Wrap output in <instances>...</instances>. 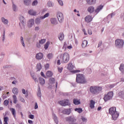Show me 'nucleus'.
Returning <instances> with one entry per match:
<instances>
[{"label": "nucleus", "instance_id": "nucleus-1", "mask_svg": "<svg viewBox=\"0 0 124 124\" xmlns=\"http://www.w3.org/2000/svg\"><path fill=\"white\" fill-rule=\"evenodd\" d=\"M108 113L112 116V120L116 121L119 118V112L117 111V108L112 107L108 110Z\"/></svg>", "mask_w": 124, "mask_h": 124}, {"label": "nucleus", "instance_id": "nucleus-2", "mask_svg": "<svg viewBox=\"0 0 124 124\" xmlns=\"http://www.w3.org/2000/svg\"><path fill=\"white\" fill-rule=\"evenodd\" d=\"M90 91L92 94H98L102 91V88L99 86H91Z\"/></svg>", "mask_w": 124, "mask_h": 124}, {"label": "nucleus", "instance_id": "nucleus-3", "mask_svg": "<svg viewBox=\"0 0 124 124\" xmlns=\"http://www.w3.org/2000/svg\"><path fill=\"white\" fill-rule=\"evenodd\" d=\"M76 82L79 84H85V83H87L86 78L83 74L77 75Z\"/></svg>", "mask_w": 124, "mask_h": 124}, {"label": "nucleus", "instance_id": "nucleus-4", "mask_svg": "<svg viewBox=\"0 0 124 124\" xmlns=\"http://www.w3.org/2000/svg\"><path fill=\"white\" fill-rule=\"evenodd\" d=\"M69 54L68 53H64L61 55V62L62 63H66L69 62Z\"/></svg>", "mask_w": 124, "mask_h": 124}, {"label": "nucleus", "instance_id": "nucleus-5", "mask_svg": "<svg viewBox=\"0 0 124 124\" xmlns=\"http://www.w3.org/2000/svg\"><path fill=\"white\" fill-rule=\"evenodd\" d=\"M113 95H114L113 92H109L107 94H105L103 99L105 102H106V101L111 99L112 97H113Z\"/></svg>", "mask_w": 124, "mask_h": 124}, {"label": "nucleus", "instance_id": "nucleus-6", "mask_svg": "<svg viewBox=\"0 0 124 124\" xmlns=\"http://www.w3.org/2000/svg\"><path fill=\"white\" fill-rule=\"evenodd\" d=\"M115 46L119 48L123 47V46H124V40L121 39L116 40Z\"/></svg>", "mask_w": 124, "mask_h": 124}, {"label": "nucleus", "instance_id": "nucleus-7", "mask_svg": "<svg viewBox=\"0 0 124 124\" xmlns=\"http://www.w3.org/2000/svg\"><path fill=\"white\" fill-rule=\"evenodd\" d=\"M57 18L58 20L59 21V22H60V23H62V21H63V15L62 14V13H61V12H58L57 13Z\"/></svg>", "mask_w": 124, "mask_h": 124}, {"label": "nucleus", "instance_id": "nucleus-8", "mask_svg": "<svg viewBox=\"0 0 124 124\" xmlns=\"http://www.w3.org/2000/svg\"><path fill=\"white\" fill-rule=\"evenodd\" d=\"M66 122H68V123H74L76 122V119L74 118V117L69 116L68 117H66L65 118Z\"/></svg>", "mask_w": 124, "mask_h": 124}, {"label": "nucleus", "instance_id": "nucleus-9", "mask_svg": "<svg viewBox=\"0 0 124 124\" xmlns=\"http://www.w3.org/2000/svg\"><path fill=\"white\" fill-rule=\"evenodd\" d=\"M59 104L62 106H66V105H69V101H68V100L60 101Z\"/></svg>", "mask_w": 124, "mask_h": 124}, {"label": "nucleus", "instance_id": "nucleus-10", "mask_svg": "<svg viewBox=\"0 0 124 124\" xmlns=\"http://www.w3.org/2000/svg\"><path fill=\"white\" fill-rule=\"evenodd\" d=\"M85 21L86 23H90L93 21V17L92 16L88 15L85 17Z\"/></svg>", "mask_w": 124, "mask_h": 124}, {"label": "nucleus", "instance_id": "nucleus-11", "mask_svg": "<svg viewBox=\"0 0 124 124\" xmlns=\"http://www.w3.org/2000/svg\"><path fill=\"white\" fill-rule=\"evenodd\" d=\"M33 24H34V19H30L28 23V27L31 28V27H32V26L33 25Z\"/></svg>", "mask_w": 124, "mask_h": 124}, {"label": "nucleus", "instance_id": "nucleus-12", "mask_svg": "<svg viewBox=\"0 0 124 124\" xmlns=\"http://www.w3.org/2000/svg\"><path fill=\"white\" fill-rule=\"evenodd\" d=\"M10 111H11L14 118L16 119V110L14 108H10Z\"/></svg>", "mask_w": 124, "mask_h": 124}, {"label": "nucleus", "instance_id": "nucleus-13", "mask_svg": "<svg viewBox=\"0 0 124 124\" xmlns=\"http://www.w3.org/2000/svg\"><path fill=\"white\" fill-rule=\"evenodd\" d=\"M102 8H103V6H102V5H100V6H98L97 7V8L94 11L95 13L97 14L98 13H99V11H100V10H101L102 9Z\"/></svg>", "mask_w": 124, "mask_h": 124}, {"label": "nucleus", "instance_id": "nucleus-14", "mask_svg": "<svg viewBox=\"0 0 124 124\" xmlns=\"http://www.w3.org/2000/svg\"><path fill=\"white\" fill-rule=\"evenodd\" d=\"M43 58V54L39 53L36 55V59L37 60H41Z\"/></svg>", "mask_w": 124, "mask_h": 124}, {"label": "nucleus", "instance_id": "nucleus-15", "mask_svg": "<svg viewBox=\"0 0 124 124\" xmlns=\"http://www.w3.org/2000/svg\"><path fill=\"white\" fill-rule=\"evenodd\" d=\"M87 10L89 13H93V12H94L95 11L94 7H93V6H91L88 7Z\"/></svg>", "mask_w": 124, "mask_h": 124}, {"label": "nucleus", "instance_id": "nucleus-16", "mask_svg": "<svg viewBox=\"0 0 124 124\" xmlns=\"http://www.w3.org/2000/svg\"><path fill=\"white\" fill-rule=\"evenodd\" d=\"M73 68H74V65L72 63H69L67 66V69L68 70H73Z\"/></svg>", "mask_w": 124, "mask_h": 124}, {"label": "nucleus", "instance_id": "nucleus-17", "mask_svg": "<svg viewBox=\"0 0 124 124\" xmlns=\"http://www.w3.org/2000/svg\"><path fill=\"white\" fill-rule=\"evenodd\" d=\"M94 104H95V102H94L93 100H91L90 101V108H91V109H93V108H94Z\"/></svg>", "mask_w": 124, "mask_h": 124}, {"label": "nucleus", "instance_id": "nucleus-18", "mask_svg": "<svg viewBox=\"0 0 124 124\" xmlns=\"http://www.w3.org/2000/svg\"><path fill=\"white\" fill-rule=\"evenodd\" d=\"M87 45H88V41H87V40L83 41L82 45H81L82 48H86V47H87Z\"/></svg>", "mask_w": 124, "mask_h": 124}, {"label": "nucleus", "instance_id": "nucleus-19", "mask_svg": "<svg viewBox=\"0 0 124 124\" xmlns=\"http://www.w3.org/2000/svg\"><path fill=\"white\" fill-rule=\"evenodd\" d=\"M87 3L88 4H90V5H92V4H93L95 3V1H96V0H86Z\"/></svg>", "mask_w": 124, "mask_h": 124}, {"label": "nucleus", "instance_id": "nucleus-20", "mask_svg": "<svg viewBox=\"0 0 124 124\" xmlns=\"http://www.w3.org/2000/svg\"><path fill=\"white\" fill-rule=\"evenodd\" d=\"M39 81L40 85H44L45 84V79L42 78H39Z\"/></svg>", "mask_w": 124, "mask_h": 124}, {"label": "nucleus", "instance_id": "nucleus-21", "mask_svg": "<svg viewBox=\"0 0 124 124\" xmlns=\"http://www.w3.org/2000/svg\"><path fill=\"white\" fill-rule=\"evenodd\" d=\"M46 75L47 77H52L53 76V72L51 71H48L46 72Z\"/></svg>", "mask_w": 124, "mask_h": 124}, {"label": "nucleus", "instance_id": "nucleus-22", "mask_svg": "<svg viewBox=\"0 0 124 124\" xmlns=\"http://www.w3.org/2000/svg\"><path fill=\"white\" fill-rule=\"evenodd\" d=\"M50 21L51 24H53V25H57V24H58V21L56 18L50 19Z\"/></svg>", "mask_w": 124, "mask_h": 124}, {"label": "nucleus", "instance_id": "nucleus-23", "mask_svg": "<svg viewBox=\"0 0 124 124\" xmlns=\"http://www.w3.org/2000/svg\"><path fill=\"white\" fill-rule=\"evenodd\" d=\"M59 40L61 41H62L64 38V35H63V33H61L59 36Z\"/></svg>", "mask_w": 124, "mask_h": 124}, {"label": "nucleus", "instance_id": "nucleus-24", "mask_svg": "<svg viewBox=\"0 0 124 124\" xmlns=\"http://www.w3.org/2000/svg\"><path fill=\"white\" fill-rule=\"evenodd\" d=\"M29 14H30V15L34 16L36 15V12H34V11L32 10H30L29 11Z\"/></svg>", "mask_w": 124, "mask_h": 124}, {"label": "nucleus", "instance_id": "nucleus-25", "mask_svg": "<svg viewBox=\"0 0 124 124\" xmlns=\"http://www.w3.org/2000/svg\"><path fill=\"white\" fill-rule=\"evenodd\" d=\"M1 20L4 25H7V24H8V20L7 19H5L4 17L1 18Z\"/></svg>", "mask_w": 124, "mask_h": 124}, {"label": "nucleus", "instance_id": "nucleus-26", "mask_svg": "<svg viewBox=\"0 0 124 124\" xmlns=\"http://www.w3.org/2000/svg\"><path fill=\"white\" fill-rule=\"evenodd\" d=\"M13 103H15V104H16L17 103V97L15 95H13Z\"/></svg>", "mask_w": 124, "mask_h": 124}, {"label": "nucleus", "instance_id": "nucleus-27", "mask_svg": "<svg viewBox=\"0 0 124 124\" xmlns=\"http://www.w3.org/2000/svg\"><path fill=\"white\" fill-rule=\"evenodd\" d=\"M53 120L55 122L56 124H59V122L58 121V118L57 117V116L55 114H53Z\"/></svg>", "mask_w": 124, "mask_h": 124}, {"label": "nucleus", "instance_id": "nucleus-28", "mask_svg": "<svg viewBox=\"0 0 124 124\" xmlns=\"http://www.w3.org/2000/svg\"><path fill=\"white\" fill-rule=\"evenodd\" d=\"M12 92L14 94H18V88H14Z\"/></svg>", "mask_w": 124, "mask_h": 124}, {"label": "nucleus", "instance_id": "nucleus-29", "mask_svg": "<svg viewBox=\"0 0 124 124\" xmlns=\"http://www.w3.org/2000/svg\"><path fill=\"white\" fill-rule=\"evenodd\" d=\"M73 103H74V104H75V105H78L80 104V101L76 99H74L73 100Z\"/></svg>", "mask_w": 124, "mask_h": 124}, {"label": "nucleus", "instance_id": "nucleus-30", "mask_svg": "<svg viewBox=\"0 0 124 124\" xmlns=\"http://www.w3.org/2000/svg\"><path fill=\"white\" fill-rule=\"evenodd\" d=\"M37 69H38V71H39L42 68V67L41 66V64L40 63H37L36 65Z\"/></svg>", "mask_w": 124, "mask_h": 124}, {"label": "nucleus", "instance_id": "nucleus-31", "mask_svg": "<svg viewBox=\"0 0 124 124\" xmlns=\"http://www.w3.org/2000/svg\"><path fill=\"white\" fill-rule=\"evenodd\" d=\"M9 120V118H8V117H4V124H8V123H7V122H8V120Z\"/></svg>", "mask_w": 124, "mask_h": 124}, {"label": "nucleus", "instance_id": "nucleus-32", "mask_svg": "<svg viewBox=\"0 0 124 124\" xmlns=\"http://www.w3.org/2000/svg\"><path fill=\"white\" fill-rule=\"evenodd\" d=\"M49 45H50V42H47L45 44L44 48L46 50H47V48L49 47Z\"/></svg>", "mask_w": 124, "mask_h": 124}, {"label": "nucleus", "instance_id": "nucleus-33", "mask_svg": "<svg viewBox=\"0 0 124 124\" xmlns=\"http://www.w3.org/2000/svg\"><path fill=\"white\" fill-rule=\"evenodd\" d=\"M64 112H65L66 115H69V114H70L71 111H70V109L68 108V109H65L64 110Z\"/></svg>", "mask_w": 124, "mask_h": 124}, {"label": "nucleus", "instance_id": "nucleus-34", "mask_svg": "<svg viewBox=\"0 0 124 124\" xmlns=\"http://www.w3.org/2000/svg\"><path fill=\"white\" fill-rule=\"evenodd\" d=\"M75 111H77L78 113H82L83 109L81 108H76L75 109Z\"/></svg>", "mask_w": 124, "mask_h": 124}, {"label": "nucleus", "instance_id": "nucleus-35", "mask_svg": "<svg viewBox=\"0 0 124 124\" xmlns=\"http://www.w3.org/2000/svg\"><path fill=\"white\" fill-rule=\"evenodd\" d=\"M24 3L26 5H29L31 3V0H24Z\"/></svg>", "mask_w": 124, "mask_h": 124}, {"label": "nucleus", "instance_id": "nucleus-36", "mask_svg": "<svg viewBox=\"0 0 124 124\" xmlns=\"http://www.w3.org/2000/svg\"><path fill=\"white\" fill-rule=\"evenodd\" d=\"M49 16V13L46 14L44 16L40 17V19H45V18H47V17Z\"/></svg>", "mask_w": 124, "mask_h": 124}, {"label": "nucleus", "instance_id": "nucleus-37", "mask_svg": "<svg viewBox=\"0 0 124 124\" xmlns=\"http://www.w3.org/2000/svg\"><path fill=\"white\" fill-rule=\"evenodd\" d=\"M119 69L120 71H122V72H124V65H121Z\"/></svg>", "mask_w": 124, "mask_h": 124}, {"label": "nucleus", "instance_id": "nucleus-38", "mask_svg": "<svg viewBox=\"0 0 124 124\" xmlns=\"http://www.w3.org/2000/svg\"><path fill=\"white\" fill-rule=\"evenodd\" d=\"M46 42V39H41L40 41H39V44H44Z\"/></svg>", "mask_w": 124, "mask_h": 124}, {"label": "nucleus", "instance_id": "nucleus-39", "mask_svg": "<svg viewBox=\"0 0 124 124\" xmlns=\"http://www.w3.org/2000/svg\"><path fill=\"white\" fill-rule=\"evenodd\" d=\"M67 44H66V42H64L63 46V49H64L65 50H66L67 49Z\"/></svg>", "mask_w": 124, "mask_h": 124}, {"label": "nucleus", "instance_id": "nucleus-40", "mask_svg": "<svg viewBox=\"0 0 124 124\" xmlns=\"http://www.w3.org/2000/svg\"><path fill=\"white\" fill-rule=\"evenodd\" d=\"M55 81V78H50L49 79V83H54Z\"/></svg>", "mask_w": 124, "mask_h": 124}, {"label": "nucleus", "instance_id": "nucleus-41", "mask_svg": "<svg viewBox=\"0 0 124 124\" xmlns=\"http://www.w3.org/2000/svg\"><path fill=\"white\" fill-rule=\"evenodd\" d=\"M35 24H36L37 25H38L40 23V18H36L35 19Z\"/></svg>", "mask_w": 124, "mask_h": 124}, {"label": "nucleus", "instance_id": "nucleus-42", "mask_svg": "<svg viewBox=\"0 0 124 124\" xmlns=\"http://www.w3.org/2000/svg\"><path fill=\"white\" fill-rule=\"evenodd\" d=\"M38 92L37 93V96L39 97H41V92H40V88L39 87V89H38Z\"/></svg>", "mask_w": 124, "mask_h": 124}, {"label": "nucleus", "instance_id": "nucleus-43", "mask_svg": "<svg viewBox=\"0 0 124 124\" xmlns=\"http://www.w3.org/2000/svg\"><path fill=\"white\" fill-rule=\"evenodd\" d=\"M47 58H48V59H52V58H53V54L49 53L47 55Z\"/></svg>", "mask_w": 124, "mask_h": 124}, {"label": "nucleus", "instance_id": "nucleus-44", "mask_svg": "<svg viewBox=\"0 0 124 124\" xmlns=\"http://www.w3.org/2000/svg\"><path fill=\"white\" fill-rule=\"evenodd\" d=\"M8 103H9V101L7 100H5L4 101L3 104L4 105H5V106H7V105H8Z\"/></svg>", "mask_w": 124, "mask_h": 124}, {"label": "nucleus", "instance_id": "nucleus-45", "mask_svg": "<svg viewBox=\"0 0 124 124\" xmlns=\"http://www.w3.org/2000/svg\"><path fill=\"white\" fill-rule=\"evenodd\" d=\"M21 42L23 46V47H25V43L24 42V38L23 37H21Z\"/></svg>", "mask_w": 124, "mask_h": 124}, {"label": "nucleus", "instance_id": "nucleus-46", "mask_svg": "<svg viewBox=\"0 0 124 124\" xmlns=\"http://www.w3.org/2000/svg\"><path fill=\"white\" fill-rule=\"evenodd\" d=\"M49 66H50V65L48 63H47L46 65H45V68L46 70H47V69H48Z\"/></svg>", "mask_w": 124, "mask_h": 124}, {"label": "nucleus", "instance_id": "nucleus-47", "mask_svg": "<svg viewBox=\"0 0 124 124\" xmlns=\"http://www.w3.org/2000/svg\"><path fill=\"white\" fill-rule=\"evenodd\" d=\"M13 9L14 11H16L17 10V7H16V5L15 4H13Z\"/></svg>", "mask_w": 124, "mask_h": 124}, {"label": "nucleus", "instance_id": "nucleus-48", "mask_svg": "<svg viewBox=\"0 0 124 124\" xmlns=\"http://www.w3.org/2000/svg\"><path fill=\"white\" fill-rule=\"evenodd\" d=\"M29 119H31L32 120H33L34 119V116L32 114L29 115Z\"/></svg>", "mask_w": 124, "mask_h": 124}, {"label": "nucleus", "instance_id": "nucleus-49", "mask_svg": "<svg viewBox=\"0 0 124 124\" xmlns=\"http://www.w3.org/2000/svg\"><path fill=\"white\" fill-rule=\"evenodd\" d=\"M57 0L60 5L61 6L63 5V2L62 1V0Z\"/></svg>", "mask_w": 124, "mask_h": 124}, {"label": "nucleus", "instance_id": "nucleus-50", "mask_svg": "<svg viewBox=\"0 0 124 124\" xmlns=\"http://www.w3.org/2000/svg\"><path fill=\"white\" fill-rule=\"evenodd\" d=\"M37 3H38V2H37V0H34L32 3V5L33 6L34 5H36L37 4Z\"/></svg>", "mask_w": 124, "mask_h": 124}, {"label": "nucleus", "instance_id": "nucleus-51", "mask_svg": "<svg viewBox=\"0 0 124 124\" xmlns=\"http://www.w3.org/2000/svg\"><path fill=\"white\" fill-rule=\"evenodd\" d=\"M58 71L60 73H62V71L63 68L62 67H58Z\"/></svg>", "mask_w": 124, "mask_h": 124}, {"label": "nucleus", "instance_id": "nucleus-52", "mask_svg": "<svg viewBox=\"0 0 124 124\" xmlns=\"http://www.w3.org/2000/svg\"><path fill=\"white\" fill-rule=\"evenodd\" d=\"M41 76H42V77H44V78H46V76H45V74H44L43 72H41Z\"/></svg>", "mask_w": 124, "mask_h": 124}, {"label": "nucleus", "instance_id": "nucleus-53", "mask_svg": "<svg viewBox=\"0 0 124 124\" xmlns=\"http://www.w3.org/2000/svg\"><path fill=\"white\" fill-rule=\"evenodd\" d=\"M37 108H38L37 103H35L34 109H37Z\"/></svg>", "mask_w": 124, "mask_h": 124}, {"label": "nucleus", "instance_id": "nucleus-54", "mask_svg": "<svg viewBox=\"0 0 124 124\" xmlns=\"http://www.w3.org/2000/svg\"><path fill=\"white\" fill-rule=\"evenodd\" d=\"M120 94L122 95V96H124V91H121L120 93Z\"/></svg>", "mask_w": 124, "mask_h": 124}, {"label": "nucleus", "instance_id": "nucleus-55", "mask_svg": "<svg viewBox=\"0 0 124 124\" xmlns=\"http://www.w3.org/2000/svg\"><path fill=\"white\" fill-rule=\"evenodd\" d=\"M81 120L83 122H87V119H86V118L85 117H81Z\"/></svg>", "mask_w": 124, "mask_h": 124}, {"label": "nucleus", "instance_id": "nucleus-56", "mask_svg": "<svg viewBox=\"0 0 124 124\" xmlns=\"http://www.w3.org/2000/svg\"><path fill=\"white\" fill-rule=\"evenodd\" d=\"M5 36V31H4L3 33V39L2 41H4V37Z\"/></svg>", "mask_w": 124, "mask_h": 124}, {"label": "nucleus", "instance_id": "nucleus-57", "mask_svg": "<svg viewBox=\"0 0 124 124\" xmlns=\"http://www.w3.org/2000/svg\"><path fill=\"white\" fill-rule=\"evenodd\" d=\"M102 45V41H100L99 42L98 45V47H100V46Z\"/></svg>", "mask_w": 124, "mask_h": 124}, {"label": "nucleus", "instance_id": "nucleus-58", "mask_svg": "<svg viewBox=\"0 0 124 124\" xmlns=\"http://www.w3.org/2000/svg\"><path fill=\"white\" fill-rule=\"evenodd\" d=\"M22 93H23V94H26V90L23 89L22 90Z\"/></svg>", "mask_w": 124, "mask_h": 124}, {"label": "nucleus", "instance_id": "nucleus-59", "mask_svg": "<svg viewBox=\"0 0 124 124\" xmlns=\"http://www.w3.org/2000/svg\"><path fill=\"white\" fill-rule=\"evenodd\" d=\"M73 72L74 73H77L78 72H80V70H74V71H73Z\"/></svg>", "mask_w": 124, "mask_h": 124}, {"label": "nucleus", "instance_id": "nucleus-60", "mask_svg": "<svg viewBox=\"0 0 124 124\" xmlns=\"http://www.w3.org/2000/svg\"><path fill=\"white\" fill-rule=\"evenodd\" d=\"M73 47H72V46L70 45V46H68L67 47V49H72Z\"/></svg>", "mask_w": 124, "mask_h": 124}, {"label": "nucleus", "instance_id": "nucleus-61", "mask_svg": "<svg viewBox=\"0 0 124 124\" xmlns=\"http://www.w3.org/2000/svg\"><path fill=\"white\" fill-rule=\"evenodd\" d=\"M57 64H58V65H61V60H58L57 61Z\"/></svg>", "mask_w": 124, "mask_h": 124}, {"label": "nucleus", "instance_id": "nucleus-62", "mask_svg": "<svg viewBox=\"0 0 124 124\" xmlns=\"http://www.w3.org/2000/svg\"><path fill=\"white\" fill-rule=\"evenodd\" d=\"M20 100L22 101V102H25V99L23 97L20 98Z\"/></svg>", "mask_w": 124, "mask_h": 124}, {"label": "nucleus", "instance_id": "nucleus-63", "mask_svg": "<svg viewBox=\"0 0 124 124\" xmlns=\"http://www.w3.org/2000/svg\"><path fill=\"white\" fill-rule=\"evenodd\" d=\"M28 123H29V124H32L33 122H32V121H31V120H29Z\"/></svg>", "mask_w": 124, "mask_h": 124}, {"label": "nucleus", "instance_id": "nucleus-64", "mask_svg": "<svg viewBox=\"0 0 124 124\" xmlns=\"http://www.w3.org/2000/svg\"><path fill=\"white\" fill-rule=\"evenodd\" d=\"M89 34H92L93 32H92V30H88Z\"/></svg>", "mask_w": 124, "mask_h": 124}]
</instances>
